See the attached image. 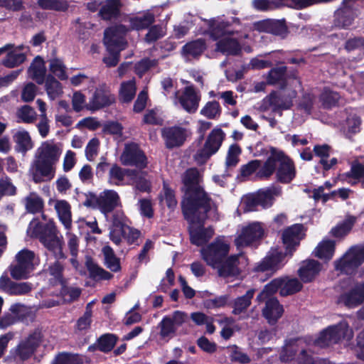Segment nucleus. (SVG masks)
Wrapping results in <instances>:
<instances>
[{"instance_id": "12", "label": "nucleus", "mask_w": 364, "mask_h": 364, "mask_svg": "<svg viewBox=\"0 0 364 364\" xmlns=\"http://www.w3.org/2000/svg\"><path fill=\"white\" fill-rule=\"evenodd\" d=\"M42 340L41 333L35 331L23 338L10 350V358L16 361H24L33 355Z\"/></svg>"}, {"instance_id": "53", "label": "nucleus", "mask_w": 364, "mask_h": 364, "mask_svg": "<svg viewBox=\"0 0 364 364\" xmlns=\"http://www.w3.org/2000/svg\"><path fill=\"white\" fill-rule=\"evenodd\" d=\"M355 221V218L353 217L347 218L343 223L338 225L331 230V232L332 235L336 237H341L346 235L350 231Z\"/></svg>"}, {"instance_id": "44", "label": "nucleus", "mask_w": 364, "mask_h": 364, "mask_svg": "<svg viewBox=\"0 0 364 364\" xmlns=\"http://www.w3.org/2000/svg\"><path fill=\"white\" fill-rule=\"evenodd\" d=\"M205 48L204 41L199 39L185 45L183 47V53L187 58H195L200 55Z\"/></svg>"}, {"instance_id": "26", "label": "nucleus", "mask_w": 364, "mask_h": 364, "mask_svg": "<svg viewBox=\"0 0 364 364\" xmlns=\"http://www.w3.org/2000/svg\"><path fill=\"white\" fill-rule=\"evenodd\" d=\"M364 301V283L355 284L350 290L338 299V303L353 308Z\"/></svg>"}, {"instance_id": "17", "label": "nucleus", "mask_w": 364, "mask_h": 364, "mask_svg": "<svg viewBox=\"0 0 364 364\" xmlns=\"http://www.w3.org/2000/svg\"><path fill=\"white\" fill-rule=\"evenodd\" d=\"M353 337V331L346 322L331 326L324 330L320 335L318 342L321 346H328L337 343L342 338L348 340Z\"/></svg>"}, {"instance_id": "55", "label": "nucleus", "mask_w": 364, "mask_h": 364, "mask_svg": "<svg viewBox=\"0 0 364 364\" xmlns=\"http://www.w3.org/2000/svg\"><path fill=\"white\" fill-rule=\"evenodd\" d=\"M220 106L216 101L207 102L200 110V114L208 119L218 117L220 114Z\"/></svg>"}, {"instance_id": "46", "label": "nucleus", "mask_w": 364, "mask_h": 364, "mask_svg": "<svg viewBox=\"0 0 364 364\" xmlns=\"http://www.w3.org/2000/svg\"><path fill=\"white\" fill-rule=\"evenodd\" d=\"M18 122L32 124L36 122L37 114L33 108L28 105H23L16 111Z\"/></svg>"}, {"instance_id": "49", "label": "nucleus", "mask_w": 364, "mask_h": 364, "mask_svg": "<svg viewBox=\"0 0 364 364\" xmlns=\"http://www.w3.org/2000/svg\"><path fill=\"white\" fill-rule=\"evenodd\" d=\"M160 327V336L164 339H170L173 336L177 328L171 320V317H164L159 323Z\"/></svg>"}, {"instance_id": "38", "label": "nucleus", "mask_w": 364, "mask_h": 364, "mask_svg": "<svg viewBox=\"0 0 364 364\" xmlns=\"http://www.w3.org/2000/svg\"><path fill=\"white\" fill-rule=\"evenodd\" d=\"M154 21V15L147 11L141 15L131 17L129 23L131 28L135 30L144 29L149 27Z\"/></svg>"}, {"instance_id": "10", "label": "nucleus", "mask_w": 364, "mask_h": 364, "mask_svg": "<svg viewBox=\"0 0 364 364\" xmlns=\"http://www.w3.org/2000/svg\"><path fill=\"white\" fill-rule=\"evenodd\" d=\"M16 264L10 267L11 277L15 279L27 278L39 264L38 258L29 250L23 249L16 255Z\"/></svg>"}, {"instance_id": "1", "label": "nucleus", "mask_w": 364, "mask_h": 364, "mask_svg": "<svg viewBox=\"0 0 364 364\" xmlns=\"http://www.w3.org/2000/svg\"><path fill=\"white\" fill-rule=\"evenodd\" d=\"M230 247L229 240L224 237H219L200 250L203 259L208 265L216 269L218 274L223 277L235 276L240 273L237 264L242 255H231L225 259Z\"/></svg>"}, {"instance_id": "8", "label": "nucleus", "mask_w": 364, "mask_h": 364, "mask_svg": "<svg viewBox=\"0 0 364 364\" xmlns=\"http://www.w3.org/2000/svg\"><path fill=\"white\" fill-rule=\"evenodd\" d=\"M208 23L213 38L214 40L220 38L217 43L216 50L227 55L237 54L240 50L239 43L227 33L225 30L227 25L215 19L208 21Z\"/></svg>"}, {"instance_id": "37", "label": "nucleus", "mask_w": 364, "mask_h": 364, "mask_svg": "<svg viewBox=\"0 0 364 364\" xmlns=\"http://www.w3.org/2000/svg\"><path fill=\"white\" fill-rule=\"evenodd\" d=\"M360 117L355 112H350L343 125V131L348 136H350L360 132Z\"/></svg>"}, {"instance_id": "39", "label": "nucleus", "mask_w": 364, "mask_h": 364, "mask_svg": "<svg viewBox=\"0 0 364 364\" xmlns=\"http://www.w3.org/2000/svg\"><path fill=\"white\" fill-rule=\"evenodd\" d=\"M135 175L136 171L123 169L117 165L112 166L109 173L110 182L115 185H121L125 176H127L131 178Z\"/></svg>"}, {"instance_id": "61", "label": "nucleus", "mask_w": 364, "mask_h": 364, "mask_svg": "<svg viewBox=\"0 0 364 364\" xmlns=\"http://www.w3.org/2000/svg\"><path fill=\"white\" fill-rule=\"evenodd\" d=\"M336 26L340 28H347L351 25L353 18L348 11L338 10L336 14Z\"/></svg>"}, {"instance_id": "23", "label": "nucleus", "mask_w": 364, "mask_h": 364, "mask_svg": "<svg viewBox=\"0 0 364 364\" xmlns=\"http://www.w3.org/2000/svg\"><path fill=\"white\" fill-rule=\"evenodd\" d=\"M140 232L129 225L122 227L121 229L110 230V240L116 245H120L122 240H125L129 245L136 242L140 237Z\"/></svg>"}, {"instance_id": "21", "label": "nucleus", "mask_w": 364, "mask_h": 364, "mask_svg": "<svg viewBox=\"0 0 364 364\" xmlns=\"http://www.w3.org/2000/svg\"><path fill=\"white\" fill-rule=\"evenodd\" d=\"M161 133L168 148L181 146L190 134L188 129L177 126L164 128Z\"/></svg>"}, {"instance_id": "4", "label": "nucleus", "mask_w": 364, "mask_h": 364, "mask_svg": "<svg viewBox=\"0 0 364 364\" xmlns=\"http://www.w3.org/2000/svg\"><path fill=\"white\" fill-rule=\"evenodd\" d=\"M275 171L277 179L284 183L292 181L296 173L294 166L290 159L282 151L272 148L270 155L257 172V176L260 178H267Z\"/></svg>"}, {"instance_id": "40", "label": "nucleus", "mask_w": 364, "mask_h": 364, "mask_svg": "<svg viewBox=\"0 0 364 364\" xmlns=\"http://www.w3.org/2000/svg\"><path fill=\"white\" fill-rule=\"evenodd\" d=\"M85 265L90 276L94 279L108 280L112 277L110 273L100 267L90 257H86Z\"/></svg>"}, {"instance_id": "57", "label": "nucleus", "mask_w": 364, "mask_h": 364, "mask_svg": "<svg viewBox=\"0 0 364 364\" xmlns=\"http://www.w3.org/2000/svg\"><path fill=\"white\" fill-rule=\"evenodd\" d=\"M241 153V149L237 144H232L230 146L225 161V165L228 168L233 167L239 161V156Z\"/></svg>"}, {"instance_id": "25", "label": "nucleus", "mask_w": 364, "mask_h": 364, "mask_svg": "<svg viewBox=\"0 0 364 364\" xmlns=\"http://www.w3.org/2000/svg\"><path fill=\"white\" fill-rule=\"evenodd\" d=\"M49 204L53 205L58 220L65 229L70 230L72 228V212L70 203L65 200H50Z\"/></svg>"}, {"instance_id": "18", "label": "nucleus", "mask_w": 364, "mask_h": 364, "mask_svg": "<svg viewBox=\"0 0 364 364\" xmlns=\"http://www.w3.org/2000/svg\"><path fill=\"white\" fill-rule=\"evenodd\" d=\"M119 160L124 166H134L139 168L146 167L148 164V160L144 153L135 143H127L125 144Z\"/></svg>"}, {"instance_id": "5", "label": "nucleus", "mask_w": 364, "mask_h": 364, "mask_svg": "<svg viewBox=\"0 0 364 364\" xmlns=\"http://www.w3.org/2000/svg\"><path fill=\"white\" fill-rule=\"evenodd\" d=\"M28 232L33 237H37L44 246L53 254L57 259L64 257L62 250V241L58 236V230L53 220H49L48 223L43 227L36 220H33L29 224Z\"/></svg>"}, {"instance_id": "47", "label": "nucleus", "mask_w": 364, "mask_h": 364, "mask_svg": "<svg viewBox=\"0 0 364 364\" xmlns=\"http://www.w3.org/2000/svg\"><path fill=\"white\" fill-rule=\"evenodd\" d=\"M262 26L264 31L277 36H283L287 32V27L282 21L269 20L262 23Z\"/></svg>"}, {"instance_id": "63", "label": "nucleus", "mask_w": 364, "mask_h": 364, "mask_svg": "<svg viewBox=\"0 0 364 364\" xmlns=\"http://www.w3.org/2000/svg\"><path fill=\"white\" fill-rule=\"evenodd\" d=\"M116 343L114 336L107 334L100 337L98 341L99 348L104 352L110 351Z\"/></svg>"}, {"instance_id": "58", "label": "nucleus", "mask_w": 364, "mask_h": 364, "mask_svg": "<svg viewBox=\"0 0 364 364\" xmlns=\"http://www.w3.org/2000/svg\"><path fill=\"white\" fill-rule=\"evenodd\" d=\"M340 99L337 92L329 90H324L321 95V100L324 107H331L335 106Z\"/></svg>"}, {"instance_id": "36", "label": "nucleus", "mask_w": 364, "mask_h": 364, "mask_svg": "<svg viewBox=\"0 0 364 364\" xmlns=\"http://www.w3.org/2000/svg\"><path fill=\"white\" fill-rule=\"evenodd\" d=\"M136 90V87L134 79L122 82L119 91L120 101L123 102H131L135 96Z\"/></svg>"}, {"instance_id": "41", "label": "nucleus", "mask_w": 364, "mask_h": 364, "mask_svg": "<svg viewBox=\"0 0 364 364\" xmlns=\"http://www.w3.org/2000/svg\"><path fill=\"white\" fill-rule=\"evenodd\" d=\"M24 204L26 210L31 213L41 212L44 207L43 198L33 192L25 197Z\"/></svg>"}, {"instance_id": "48", "label": "nucleus", "mask_w": 364, "mask_h": 364, "mask_svg": "<svg viewBox=\"0 0 364 364\" xmlns=\"http://www.w3.org/2000/svg\"><path fill=\"white\" fill-rule=\"evenodd\" d=\"M102 253L107 267L113 272L119 271L120 269L119 259L116 257L113 250L109 246H105L102 248Z\"/></svg>"}, {"instance_id": "11", "label": "nucleus", "mask_w": 364, "mask_h": 364, "mask_svg": "<svg viewBox=\"0 0 364 364\" xmlns=\"http://www.w3.org/2000/svg\"><path fill=\"white\" fill-rule=\"evenodd\" d=\"M87 207L98 208L103 214L111 213L114 208L121 207L122 203L119 194L114 190H105L98 196L91 195L84 202Z\"/></svg>"}, {"instance_id": "33", "label": "nucleus", "mask_w": 364, "mask_h": 364, "mask_svg": "<svg viewBox=\"0 0 364 364\" xmlns=\"http://www.w3.org/2000/svg\"><path fill=\"white\" fill-rule=\"evenodd\" d=\"M45 90L48 98L50 100H55L60 98L63 95V87L62 84L57 80L53 75H48L44 80Z\"/></svg>"}, {"instance_id": "29", "label": "nucleus", "mask_w": 364, "mask_h": 364, "mask_svg": "<svg viewBox=\"0 0 364 364\" xmlns=\"http://www.w3.org/2000/svg\"><path fill=\"white\" fill-rule=\"evenodd\" d=\"M27 310L26 306L21 304H15L10 308V313L5 314L0 319V329H4L14 324L22 318L23 314Z\"/></svg>"}, {"instance_id": "19", "label": "nucleus", "mask_w": 364, "mask_h": 364, "mask_svg": "<svg viewBox=\"0 0 364 364\" xmlns=\"http://www.w3.org/2000/svg\"><path fill=\"white\" fill-rule=\"evenodd\" d=\"M115 102V97L105 85L99 86L90 98L87 109L95 111L110 106Z\"/></svg>"}, {"instance_id": "6", "label": "nucleus", "mask_w": 364, "mask_h": 364, "mask_svg": "<svg viewBox=\"0 0 364 364\" xmlns=\"http://www.w3.org/2000/svg\"><path fill=\"white\" fill-rule=\"evenodd\" d=\"M200 174L197 169L190 168L183 176L185 195L181 203L182 210L183 203H190L193 208H199L200 206H207L209 203H214L206 196L199 185Z\"/></svg>"}, {"instance_id": "62", "label": "nucleus", "mask_w": 364, "mask_h": 364, "mask_svg": "<svg viewBox=\"0 0 364 364\" xmlns=\"http://www.w3.org/2000/svg\"><path fill=\"white\" fill-rule=\"evenodd\" d=\"M141 174V173L136 171V175L133 176L130 179L132 180L136 189L143 192H149L151 189V183L148 180L144 178Z\"/></svg>"}, {"instance_id": "45", "label": "nucleus", "mask_w": 364, "mask_h": 364, "mask_svg": "<svg viewBox=\"0 0 364 364\" xmlns=\"http://www.w3.org/2000/svg\"><path fill=\"white\" fill-rule=\"evenodd\" d=\"M18 149L21 151H26L33 148V142L29 133L26 130H18L14 136Z\"/></svg>"}, {"instance_id": "59", "label": "nucleus", "mask_w": 364, "mask_h": 364, "mask_svg": "<svg viewBox=\"0 0 364 364\" xmlns=\"http://www.w3.org/2000/svg\"><path fill=\"white\" fill-rule=\"evenodd\" d=\"M32 288V285L28 282H14L8 289V294L11 295H24L30 292Z\"/></svg>"}, {"instance_id": "28", "label": "nucleus", "mask_w": 364, "mask_h": 364, "mask_svg": "<svg viewBox=\"0 0 364 364\" xmlns=\"http://www.w3.org/2000/svg\"><path fill=\"white\" fill-rule=\"evenodd\" d=\"M321 270V264L316 260L304 261L298 271L299 276L304 282H311Z\"/></svg>"}, {"instance_id": "15", "label": "nucleus", "mask_w": 364, "mask_h": 364, "mask_svg": "<svg viewBox=\"0 0 364 364\" xmlns=\"http://www.w3.org/2000/svg\"><path fill=\"white\" fill-rule=\"evenodd\" d=\"M200 94L192 86L186 87L182 91H176L173 97L175 105L181 107L188 113H194L198 108Z\"/></svg>"}, {"instance_id": "52", "label": "nucleus", "mask_w": 364, "mask_h": 364, "mask_svg": "<svg viewBox=\"0 0 364 364\" xmlns=\"http://www.w3.org/2000/svg\"><path fill=\"white\" fill-rule=\"evenodd\" d=\"M220 323L222 326L220 335L225 339L230 338L233 335L234 332L238 330L234 319L232 318H223L220 321Z\"/></svg>"}, {"instance_id": "16", "label": "nucleus", "mask_w": 364, "mask_h": 364, "mask_svg": "<svg viewBox=\"0 0 364 364\" xmlns=\"http://www.w3.org/2000/svg\"><path fill=\"white\" fill-rule=\"evenodd\" d=\"M364 261V247H354L350 248L339 260L335 262L336 269L350 274Z\"/></svg>"}, {"instance_id": "43", "label": "nucleus", "mask_w": 364, "mask_h": 364, "mask_svg": "<svg viewBox=\"0 0 364 364\" xmlns=\"http://www.w3.org/2000/svg\"><path fill=\"white\" fill-rule=\"evenodd\" d=\"M254 293L255 291L253 289H250L245 295L237 298L233 304L232 313L234 314H240L245 311L251 304Z\"/></svg>"}, {"instance_id": "35", "label": "nucleus", "mask_w": 364, "mask_h": 364, "mask_svg": "<svg viewBox=\"0 0 364 364\" xmlns=\"http://www.w3.org/2000/svg\"><path fill=\"white\" fill-rule=\"evenodd\" d=\"M121 3L119 0H106L100 10V15L104 19H110L119 13Z\"/></svg>"}, {"instance_id": "3", "label": "nucleus", "mask_w": 364, "mask_h": 364, "mask_svg": "<svg viewBox=\"0 0 364 364\" xmlns=\"http://www.w3.org/2000/svg\"><path fill=\"white\" fill-rule=\"evenodd\" d=\"M183 213L189 223L191 241L193 244L200 246L205 243L214 234L212 228H203L206 218L218 219V213L215 203H209L207 206L193 208L190 203H183Z\"/></svg>"}, {"instance_id": "51", "label": "nucleus", "mask_w": 364, "mask_h": 364, "mask_svg": "<svg viewBox=\"0 0 364 364\" xmlns=\"http://www.w3.org/2000/svg\"><path fill=\"white\" fill-rule=\"evenodd\" d=\"M49 70L60 80H65L68 78L66 73V68L63 62L59 59H53L49 62Z\"/></svg>"}, {"instance_id": "34", "label": "nucleus", "mask_w": 364, "mask_h": 364, "mask_svg": "<svg viewBox=\"0 0 364 364\" xmlns=\"http://www.w3.org/2000/svg\"><path fill=\"white\" fill-rule=\"evenodd\" d=\"M335 250V242L330 240H323L314 250L316 257L324 259L329 260L332 258Z\"/></svg>"}, {"instance_id": "22", "label": "nucleus", "mask_w": 364, "mask_h": 364, "mask_svg": "<svg viewBox=\"0 0 364 364\" xmlns=\"http://www.w3.org/2000/svg\"><path fill=\"white\" fill-rule=\"evenodd\" d=\"M303 237V227L301 225H294L286 229L282 234L286 254L291 255L292 252L299 245Z\"/></svg>"}, {"instance_id": "42", "label": "nucleus", "mask_w": 364, "mask_h": 364, "mask_svg": "<svg viewBox=\"0 0 364 364\" xmlns=\"http://www.w3.org/2000/svg\"><path fill=\"white\" fill-rule=\"evenodd\" d=\"M274 95V111L289 109L293 103V99L296 97L295 92H292L290 95L286 94H277L276 92L272 93Z\"/></svg>"}, {"instance_id": "13", "label": "nucleus", "mask_w": 364, "mask_h": 364, "mask_svg": "<svg viewBox=\"0 0 364 364\" xmlns=\"http://www.w3.org/2000/svg\"><path fill=\"white\" fill-rule=\"evenodd\" d=\"M225 138V133L221 129H213L208 136L204 147L197 152L195 159L198 164L205 163L210 156L220 149Z\"/></svg>"}, {"instance_id": "27", "label": "nucleus", "mask_w": 364, "mask_h": 364, "mask_svg": "<svg viewBox=\"0 0 364 364\" xmlns=\"http://www.w3.org/2000/svg\"><path fill=\"white\" fill-rule=\"evenodd\" d=\"M262 314L269 323H275L282 316L284 309L276 298H267Z\"/></svg>"}, {"instance_id": "31", "label": "nucleus", "mask_w": 364, "mask_h": 364, "mask_svg": "<svg viewBox=\"0 0 364 364\" xmlns=\"http://www.w3.org/2000/svg\"><path fill=\"white\" fill-rule=\"evenodd\" d=\"M46 68L44 60L39 56L36 57L28 70V77L38 85H42L46 80Z\"/></svg>"}, {"instance_id": "32", "label": "nucleus", "mask_w": 364, "mask_h": 364, "mask_svg": "<svg viewBox=\"0 0 364 364\" xmlns=\"http://www.w3.org/2000/svg\"><path fill=\"white\" fill-rule=\"evenodd\" d=\"M281 192L280 188L271 187L259 190L255 194L259 206L263 208H267L272 206L274 198L280 196Z\"/></svg>"}, {"instance_id": "50", "label": "nucleus", "mask_w": 364, "mask_h": 364, "mask_svg": "<svg viewBox=\"0 0 364 364\" xmlns=\"http://www.w3.org/2000/svg\"><path fill=\"white\" fill-rule=\"evenodd\" d=\"M159 199L161 203H165L171 210H173L177 205L174 193L165 183H164L162 192L159 196Z\"/></svg>"}, {"instance_id": "9", "label": "nucleus", "mask_w": 364, "mask_h": 364, "mask_svg": "<svg viewBox=\"0 0 364 364\" xmlns=\"http://www.w3.org/2000/svg\"><path fill=\"white\" fill-rule=\"evenodd\" d=\"M302 288L301 282L295 278H277L267 284L257 296L259 301H264L267 298L279 289L280 294L287 296L298 292Z\"/></svg>"}, {"instance_id": "14", "label": "nucleus", "mask_w": 364, "mask_h": 364, "mask_svg": "<svg viewBox=\"0 0 364 364\" xmlns=\"http://www.w3.org/2000/svg\"><path fill=\"white\" fill-rule=\"evenodd\" d=\"M301 341H293L287 343L281 353L283 361L291 360L296 352H299L297 364H328L324 360H315L309 353L302 348Z\"/></svg>"}, {"instance_id": "64", "label": "nucleus", "mask_w": 364, "mask_h": 364, "mask_svg": "<svg viewBox=\"0 0 364 364\" xmlns=\"http://www.w3.org/2000/svg\"><path fill=\"white\" fill-rule=\"evenodd\" d=\"M53 364H82L81 360L75 355L60 353Z\"/></svg>"}, {"instance_id": "2", "label": "nucleus", "mask_w": 364, "mask_h": 364, "mask_svg": "<svg viewBox=\"0 0 364 364\" xmlns=\"http://www.w3.org/2000/svg\"><path fill=\"white\" fill-rule=\"evenodd\" d=\"M63 153V144L53 140L43 141L37 149L30 175L36 183L51 181Z\"/></svg>"}, {"instance_id": "20", "label": "nucleus", "mask_w": 364, "mask_h": 364, "mask_svg": "<svg viewBox=\"0 0 364 364\" xmlns=\"http://www.w3.org/2000/svg\"><path fill=\"white\" fill-rule=\"evenodd\" d=\"M263 235L264 228L262 223L254 222L242 229L235 239V244L237 247L247 246L261 239Z\"/></svg>"}, {"instance_id": "54", "label": "nucleus", "mask_w": 364, "mask_h": 364, "mask_svg": "<svg viewBox=\"0 0 364 364\" xmlns=\"http://www.w3.org/2000/svg\"><path fill=\"white\" fill-rule=\"evenodd\" d=\"M39 6L44 9L64 11L68 7L67 0H38Z\"/></svg>"}, {"instance_id": "60", "label": "nucleus", "mask_w": 364, "mask_h": 364, "mask_svg": "<svg viewBox=\"0 0 364 364\" xmlns=\"http://www.w3.org/2000/svg\"><path fill=\"white\" fill-rule=\"evenodd\" d=\"M258 206L259 205L255 193L247 195L242 199L241 207L245 212L257 210Z\"/></svg>"}, {"instance_id": "24", "label": "nucleus", "mask_w": 364, "mask_h": 364, "mask_svg": "<svg viewBox=\"0 0 364 364\" xmlns=\"http://www.w3.org/2000/svg\"><path fill=\"white\" fill-rule=\"evenodd\" d=\"M288 254H283L277 250H272L257 267L258 272H274L283 266L284 257Z\"/></svg>"}, {"instance_id": "7", "label": "nucleus", "mask_w": 364, "mask_h": 364, "mask_svg": "<svg viewBox=\"0 0 364 364\" xmlns=\"http://www.w3.org/2000/svg\"><path fill=\"white\" fill-rule=\"evenodd\" d=\"M127 31L124 26L119 25L109 28L105 31L104 43L109 55L103 58L108 67H114L119 62V53L126 46L124 35Z\"/></svg>"}, {"instance_id": "56", "label": "nucleus", "mask_w": 364, "mask_h": 364, "mask_svg": "<svg viewBox=\"0 0 364 364\" xmlns=\"http://www.w3.org/2000/svg\"><path fill=\"white\" fill-rule=\"evenodd\" d=\"M92 304V302L87 304L85 314L77 320L76 323V328L78 331H84L90 328L92 321L91 317Z\"/></svg>"}, {"instance_id": "30", "label": "nucleus", "mask_w": 364, "mask_h": 364, "mask_svg": "<svg viewBox=\"0 0 364 364\" xmlns=\"http://www.w3.org/2000/svg\"><path fill=\"white\" fill-rule=\"evenodd\" d=\"M23 46L11 48L8 50L6 56L2 60L1 64L9 68H13L23 63L26 60L25 55L21 52Z\"/></svg>"}]
</instances>
